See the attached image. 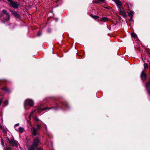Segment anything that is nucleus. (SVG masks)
Instances as JSON below:
<instances>
[{
	"label": "nucleus",
	"instance_id": "nucleus-12",
	"mask_svg": "<svg viewBox=\"0 0 150 150\" xmlns=\"http://www.w3.org/2000/svg\"><path fill=\"white\" fill-rule=\"evenodd\" d=\"M134 13V12L132 11H131L128 13V16H129L131 17V19H132L133 14Z\"/></svg>",
	"mask_w": 150,
	"mask_h": 150
},
{
	"label": "nucleus",
	"instance_id": "nucleus-28",
	"mask_svg": "<svg viewBox=\"0 0 150 150\" xmlns=\"http://www.w3.org/2000/svg\"><path fill=\"white\" fill-rule=\"evenodd\" d=\"M19 123H17V124H16L15 125V126H19Z\"/></svg>",
	"mask_w": 150,
	"mask_h": 150
},
{
	"label": "nucleus",
	"instance_id": "nucleus-32",
	"mask_svg": "<svg viewBox=\"0 0 150 150\" xmlns=\"http://www.w3.org/2000/svg\"><path fill=\"white\" fill-rule=\"evenodd\" d=\"M96 3H98V2L97 1H96Z\"/></svg>",
	"mask_w": 150,
	"mask_h": 150
},
{
	"label": "nucleus",
	"instance_id": "nucleus-23",
	"mask_svg": "<svg viewBox=\"0 0 150 150\" xmlns=\"http://www.w3.org/2000/svg\"><path fill=\"white\" fill-rule=\"evenodd\" d=\"M1 142L2 145L4 146V140L2 139H1Z\"/></svg>",
	"mask_w": 150,
	"mask_h": 150
},
{
	"label": "nucleus",
	"instance_id": "nucleus-18",
	"mask_svg": "<svg viewBox=\"0 0 150 150\" xmlns=\"http://www.w3.org/2000/svg\"><path fill=\"white\" fill-rule=\"evenodd\" d=\"M4 103L5 105V106H6L8 104V101L7 100H6L4 102Z\"/></svg>",
	"mask_w": 150,
	"mask_h": 150
},
{
	"label": "nucleus",
	"instance_id": "nucleus-3",
	"mask_svg": "<svg viewBox=\"0 0 150 150\" xmlns=\"http://www.w3.org/2000/svg\"><path fill=\"white\" fill-rule=\"evenodd\" d=\"M7 1L10 2V4L13 8H17L18 7L19 4L17 2L13 1L12 0H7Z\"/></svg>",
	"mask_w": 150,
	"mask_h": 150
},
{
	"label": "nucleus",
	"instance_id": "nucleus-14",
	"mask_svg": "<svg viewBox=\"0 0 150 150\" xmlns=\"http://www.w3.org/2000/svg\"><path fill=\"white\" fill-rule=\"evenodd\" d=\"M90 16L95 19H96L98 18H99V17L98 16H95L93 14H91L90 15Z\"/></svg>",
	"mask_w": 150,
	"mask_h": 150
},
{
	"label": "nucleus",
	"instance_id": "nucleus-5",
	"mask_svg": "<svg viewBox=\"0 0 150 150\" xmlns=\"http://www.w3.org/2000/svg\"><path fill=\"white\" fill-rule=\"evenodd\" d=\"M39 144L40 140L38 138H36L34 139V142L31 146L35 148Z\"/></svg>",
	"mask_w": 150,
	"mask_h": 150
},
{
	"label": "nucleus",
	"instance_id": "nucleus-9",
	"mask_svg": "<svg viewBox=\"0 0 150 150\" xmlns=\"http://www.w3.org/2000/svg\"><path fill=\"white\" fill-rule=\"evenodd\" d=\"M12 12V14L14 15V16L16 18H20V15L19 14H18V13L15 11H11Z\"/></svg>",
	"mask_w": 150,
	"mask_h": 150
},
{
	"label": "nucleus",
	"instance_id": "nucleus-27",
	"mask_svg": "<svg viewBox=\"0 0 150 150\" xmlns=\"http://www.w3.org/2000/svg\"><path fill=\"white\" fill-rule=\"evenodd\" d=\"M99 1L103 2L105 0H98Z\"/></svg>",
	"mask_w": 150,
	"mask_h": 150
},
{
	"label": "nucleus",
	"instance_id": "nucleus-19",
	"mask_svg": "<svg viewBox=\"0 0 150 150\" xmlns=\"http://www.w3.org/2000/svg\"><path fill=\"white\" fill-rule=\"evenodd\" d=\"M131 36L134 38H135L137 37V35L134 33H132L131 34Z\"/></svg>",
	"mask_w": 150,
	"mask_h": 150
},
{
	"label": "nucleus",
	"instance_id": "nucleus-10",
	"mask_svg": "<svg viewBox=\"0 0 150 150\" xmlns=\"http://www.w3.org/2000/svg\"><path fill=\"white\" fill-rule=\"evenodd\" d=\"M115 2L118 8L119 7H122V4L120 1L119 0H115Z\"/></svg>",
	"mask_w": 150,
	"mask_h": 150
},
{
	"label": "nucleus",
	"instance_id": "nucleus-6",
	"mask_svg": "<svg viewBox=\"0 0 150 150\" xmlns=\"http://www.w3.org/2000/svg\"><path fill=\"white\" fill-rule=\"evenodd\" d=\"M8 140L10 143L13 146H16V147L18 146L17 144L14 139H11L10 140L8 139Z\"/></svg>",
	"mask_w": 150,
	"mask_h": 150
},
{
	"label": "nucleus",
	"instance_id": "nucleus-17",
	"mask_svg": "<svg viewBox=\"0 0 150 150\" xmlns=\"http://www.w3.org/2000/svg\"><path fill=\"white\" fill-rule=\"evenodd\" d=\"M144 69H147L148 68V65L146 63H144Z\"/></svg>",
	"mask_w": 150,
	"mask_h": 150
},
{
	"label": "nucleus",
	"instance_id": "nucleus-29",
	"mask_svg": "<svg viewBox=\"0 0 150 150\" xmlns=\"http://www.w3.org/2000/svg\"><path fill=\"white\" fill-rule=\"evenodd\" d=\"M57 106L55 107H53V108H54V109H57Z\"/></svg>",
	"mask_w": 150,
	"mask_h": 150
},
{
	"label": "nucleus",
	"instance_id": "nucleus-31",
	"mask_svg": "<svg viewBox=\"0 0 150 150\" xmlns=\"http://www.w3.org/2000/svg\"><path fill=\"white\" fill-rule=\"evenodd\" d=\"M132 19H131V17H130V20H129V21H131L132 20Z\"/></svg>",
	"mask_w": 150,
	"mask_h": 150
},
{
	"label": "nucleus",
	"instance_id": "nucleus-11",
	"mask_svg": "<svg viewBox=\"0 0 150 150\" xmlns=\"http://www.w3.org/2000/svg\"><path fill=\"white\" fill-rule=\"evenodd\" d=\"M31 130L32 131L33 134V135L36 136L38 134V133L36 129L33 128H32Z\"/></svg>",
	"mask_w": 150,
	"mask_h": 150
},
{
	"label": "nucleus",
	"instance_id": "nucleus-30",
	"mask_svg": "<svg viewBox=\"0 0 150 150\" xmlns=\"http://www.w3.org/2000/svg\"><path fill=\"white\" fill-rule=\"evenodd\" d=\"M0 128H2V127L1 125H0Z\"/></svg>",
	"mask_w": 150,
	"mask_h": 150
},
{
	"label": "nucleus",
	"instance_id": "nucleus-33",
	"mask_svg": "<svg viewBox=\"0 0 150 150\" xmlns=\"http://www.w3.org/2000/svg\"><path fill=\"white\" fill-rule=\"evenodd\" d=\"M36 121L38 120L37 119H36Z\"/></svg>",
	"mask_w": 150,
	"mask_h": 150
},
{
	"label": "nucleus",
	"instance_id": "nucleus-15",
	"mask_svg": "<svg viewBox=\"0 0 150 150\" xmlns=\"http://www.w3.org/2000/svg\"><path fill=\"white\" fill-rule=\"evenodd\" d=\"M108 18L106 17H104L102 18L100 20V21H102L103 22L106 21L108 20Z\"/></svg>",
	"mask_w": 150,
	"mask_h": 150
},
{
	"label": "nucleus",
	"instance_id": "nucleus-1",
	"mask_svg": "<svg viewBox=\"0 0 150 150\" xmlns=\"http://www.w3.org/2000/svg\"><path fill=\"white\" fill-rule=\"evenodd\" d=\"M51 108H50L48 107H46L44 108H42L40 106L37 109L31 112L30 113L29 116V118H30L31 116L33 115V114L35 111H37V112H41V111H43V110H49Z\"/></svg>",
	"mask_w": 150,
	"mask_h": 150
},
{
	"label": "nucleus",
	"instance_id": "nucleus-22",
	"mask_svg": "<svg viewBox=\"0 0 150 150\" xmlns=\"http://www.w3.org/2000/svg\"><path fill=\"white\" fill-rule=\"evenodd\" d=\"M147 61L149 63V69H150V58H149L148 59Z\"/></svg>",
	"mask_w": 150,
	"mask_h": 150
},
{
	"label": "nucleus",
	"instance_id": "nucleus-20",
	"mask_svg": "<svg viewBox=\"0 0 150 150\" xmlns=\"http://www.w3.org/2000/svg\"><path fill=\"white\" fill-rule=\"evenodd\" d=\"M41 126L38 124L37 125V128L38 129H41Z\"/></svg>",
	"mask_w": 150,
	"mask_h": 150
},
{
	"label": "nucleus",
	"instance_id": "nucleus-2",
	"mask_svg": "<svg viewBox=\"0 0 150 150\" xmlns=\"http://www.w3.org/2000/svg\"><path fill=\"white\" fill-rule=\"evenodd\" d=\"M34 101L31 99H26L24 103V107L25 109L26 107L28 106L30 107H32L34 105Z\"/></svg>",
	"mask_w": 150,
	"mask_h": 150
},
{
	"label": "nucleus",
	"instance_id": "nucleus-13",
	"mask_svg": "<svg viewBox=\"0 0 150 150\" xmlns=\"http://www.w3.org/2000/svg\"><path fill=\"white\" fill-rule=\"evenodd\" d=\"M16 131L18 132H19L21 133H22L23 132V131H24V128L22 127H20L18 129V130L17 129H16Z\"/></svg>",
	"mask_w": 150,
	"mask_h": 150
},
{
	"label": "nucleus",
	"instance_id": "nucleus-7",
	"mask_svg": "<svg viewBox=\"0 0 150 150\" xmlns=\"http://www.w3.org/2000/svg\"><path fill=\"white\" fill-rule=\"evenodd\" d=\"M2 12L3 14H5L7 16V18L5 19V20L6 21L9 20L10 18V16L9 13L7 12V11L5 9H3L2 10Z\"/></svg>",
	"mask_w": 150,
	"mask_h": 150
},
{
	"label": "nucleus",
	"instance_id": "nucleus-16",
	"mask_svg": "<svg viewBox=\"0 0 150 150\" xmlns=\"http://www.w3.org/2000/svg\"><path fill=\"white\" fill-rule=\"evenodd\" d=\"M1 90L3 91L7 92H9V90L8 88L6 87H4L1 88Z\"/></svg>",
	"mask_w": 150,
	"mask_h": 150
},
{
	"label": "nucleus",
	"instance_id": "nucleus-21",
	"mask_svg": "<svg viewBox=\"0 0 150 150\" xmlns=\"http://www.w3.org/2000/svg\"><path fill=\"white\" fill-rule=\"evenodd\" d=\"M28 150H35V148L31 146L30 148H29Z\"/></svg>",
	"mask_w": 150,
	"mask_h": 150
},
{
	"label": "nucleus",
	"instance_id": "nucleus-25",
	"mask_svg": "<svg viewBox=\"0 0 150 150\" xmlns=\"http://www.w3.org/2000/svg\"><path fill=\"white\" fill-rule=\"evenodd\" d=\"M64 106H65L66 107H68V104L67 103H66V104H64Z\"/></svg>",
	"mask_w": 150,
	"mask_h": 150
},
{
	"label": "nucleus",
	"instance_id": "nucleus-8",
	"mask_svg": "<svg viewBox=\"0 0 150 150\" xmlns=\"http://www.w3.org/2000/svg\"><path fill=\"white\" fill-rule=\"evenodd\" d=\"M141 77L143 81H145L146 79V76L144 73V71H143L141 74Z\"/></svg>",
	"mask_w": 150,
	"mask_h": 150
},
{
	"label": "nucleus",
	"instance_id": "nucleus-4",
	"mask_svg": "<svg viewBox=\"0 0 150 150\" xmlns=\"http://www.w3.org/2000/svg\"><path fill=\"white\" fill-rule=\"evenodd\" d=\"M119 9L120 10L119 12L120 14L124 17H126L127 16V15L125 9L122 7H119Z\"/></svg>",
	"mask_w": 150,
	"mask_h": 150
},
{
	"label": "nucleus",
	"instance_id": "nucleus-24",
	"mask_svg": "<svg viewBox=\"0 0 150 150\" xmlns=\"http://www.w3.org/2000/svg\"><path fill=\"white\" fill-rule=\"evenodd\" d=\"M41 34V33L40 32H39L38 33V35L39 36H40Z\"/></svg>",
	"mask_w": 150,
	"mask_h": 150
},
{
	"label": "nucleus",
	"instance_id": "nucleus-26",
	"mask_svg": "<svg viewBox=\"0 0 150 150\" xmlns=\"http://www.w3.org/2000/svg\"><path fill=\"white\" fill-rule=\"evenodd\" d=\"M6 150H11V149L10 147H7L6 149Z\"/></svg>",
	"mask_w": 150,
	"mask_h": 150
}]
</instances>
